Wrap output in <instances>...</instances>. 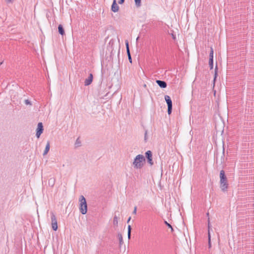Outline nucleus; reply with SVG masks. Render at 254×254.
Segmentation results:
<instances>
[{
	"label": "nucleus",
	"instance_id": "f257e3e1",
	"mask_svg": "<svg viewBox=\"0 0 254 254\" xmlns=\"http://www.w3.org/2000/svg\"><path fill=\"white\" fill-rule=\"evenodd\" d=\"M145 161V159L143 155H137L133 160L132 166L134 169H141L143 166V163Z\"/></svg>",
	"mask_w": 254,
	"mask_h": 254
},
{
	"label": "nucleus",
	"instance_id": "f03ea898",
	"mask_svg": "<svg viewBox=\"0 0 254 254\" xmlns=\"http://www.w3.org/2000/svg\"><path fill=\"white\" fill-rule=\"evenodd\" d=\"M79 210L82 214H85L87 211V205L85 198L83 195H80L79 198Z\"/></svg>",
	"mask_w": 254,
	"mask_h": 254
},
{
	"label": "nucleus",
	"instance_id": "7ed1b4c3",
	"mask_svg": "<svg viewBox=\"0 0 254 254\" xmlns=\"http://www.w3.org/2000/svg\"><path fill=\"white\" fill-rule=\"evenodd\" d=\"M220 188L222 191H225L228 188V183L227 182V178L225 175V172L223 170H221L220 172Z\"/></svg>",
	"mask_w": 254,
	"mask_h": 254
},
{
	"label": "nucleus",
	"instance_id": "20e7f679",
	"mask_svg": "<svg viewBox=\"0 0 254 254\" xmlns=\"http://www.w3.org/2000/svg\"><path fill=\"white\" fill-rule=\"evenodd\" d=\"M165 99L168 106V114L170 115L172 110V102L171 98L168 95L165 96Z\"/></svg>",
	"mask_w": 254,
	"mask_h": 254
},
{
	"label": "nucleus",
	"instance_id": "39448f33",
	"mask_svg": "<svg viewBox=\"0 0 254 254\" xmlns=\"http://www.w3.org/2000/svg\"><path fill=\"white\" fill-rule=\"evenodd\" d=\"M145 156L147 159L148 163L151 165H153V162L152 161V154L150 150H148L145 153Z\"/></svg>",
	"mask_w": 254,
	"mask_h": 254
},
{
	"label": "nucleus",
	"instance_id": "423d86ee",
	"mask_svg": "<svg viewBox=\"0 0 254 254\" xmlns=\"http://www.w3.org/2000/svg\"><path fill=\"white\" fill-rule=\"evenodd\" d=\"M43 131V126L42 123H39L38 124L37 130H36V136L39 138L41 134Z\"/></svg>",
	"mask_w": 254,
	"mask_h": 254
},
{
	"label": "nucleus",
	"instance_id": "0eeeda50",
	"mask_svg": "<svg viewBox=\"0 0 254 254\" xmlns=\"http://www.w3.org/2000/svg\"><path fill=\"white\" fill-rule=\"evenodd\" d=\"M93 80V75L92 74L90 73L87 78H86L84 82V85L85 86H88L90 85Z\"/></svg>",
	"mask_w": 254,
	"mask_h": 254
},
{
	"label": "nucleus",
	"instance_id": "6e6552de",
	"mask_svg": "<svg viewBox=\"0 0 254 254\" xmlns=\"http://www.w3.org/2000/svg\"><path fill=\"white\" fill-rule=\"evenodd\" d=\"M119 8V7L117 3L116 0H114L111 7L112 10L114 12H116L118 11Z\"/></svg>",
	"mask_w": 254,
	"mask_h": 254
},
{
	"label": "nucleus",
	"instance_id": "1a4fd4ad",
	"mask_svg": "<svg viewBox=\"0 0 254 254\" xmlns=\"http://www.w3.org/2000/svg\"><path fill=\"white\" fill-rule=\"evenodd\" d=\"M156 82L161 88H165L167 87V83L164 81L157 80Z\"/></svg>",
	"mask_w": 254,
	"mask_h": 254
},
{
	"label": "nucleus",
	"instance_id": "9d476101",
	"mask_svg": "<svg viewBox=\"0 0 254 254\" xmlns=\"http://www.w3.org/2000/svg\"><path fill=\"white\" fill-rule=\"evenodd\" d=\"M210 218H208V246H209V248H210L211 247V242H210V238H211V237H210Z\"/></svg>",
	"mask_w": 254,
	"mask_h": 254
},
{
	"label": "nucleus",
	"instance_id": "9b49d317",
	"mask_svg": "<svg viewBox=\"0 0 254 254\" xmlns=\"http://www.w3.org/2000/svg\"><path fill=\"white\" fill-rule=\"evenodd\" d=\"M51 215L52 223H57V220L56 215H55L53 212H51Z\"/></svg>",
	"mask_w": 254,
	"mask_h": 254
},
{
	"label": "nucleus",
	"instance_id": "f8f14e48",
	"mask_svg": "<svg viewBox=\"0 0 254 254\" xmlns=\"http://www.w3.org/2000/svg\"><path fill=\"white\" fill-rule=\"evenodd\" d=\"M50 144L49 142H48L46 144L45 150L43 152L44 156L46 155L48 153V152H49V151L50 150Z\"/></svg>",
	"mask_w": 254,
	"mask_h": 254
},
{
	"label": "nucleus",
	"instance_id": "ddd939ff",
	"mask_svg": "<svg viewBox=\"0 0 254 254\" xmlns=\"http://www.w3.org/2000/svg\"><path fill=\"white\" fill-rule=\"evenodd\" d=\"M58 30H59V33L62 35H63L64 34V29L63 28V27L62 25H59V26H58Z\"/></svg>",
	"mask_w": 254,
	"mask_h": 254
},
{
	"label": "nucleus",
	"instance_id": "4468645a",
	"mask_svg": "<svg viewBox=\"0 0 254 254\" xmlns=\"http://www.w3.org/2000/svg\"><path fill=\"white\" fill-rule=\"evenodd\" d=\"M55 182V179L54 178H51L49 180V186L53 187L54 186Z\"/></svg>",
	"mask_w": 254,
	"mask_h": 254
},
{
	"label": "nucleus",
	"instance_id": "2eb2a0df",
	"mask_svg": "<svg viewBox=\"0 0 254 254\" xmlns=\"http://www.w3.org/2000/svg\"><path fill=\"white\" fill-rule=\"evenodd\" d=\"M118 238L119 240V241H120V246L122 245L123 243V236H122V235L120 233H119L118 234Z\"/></svg>",
	"mask_w": 254,
	"mask_h": 254
},
{
	"label": "nucleus",
	"instance_id": "dca6fc26",
	"mask_svg": "<svg viewBox=\"0 0 254 254\" xmlns=\"http://www.w3.org/2000/svg\"><path fill=\"white\" fill-rule=\"evenodd\" d=\"M81 141H80L79 138L78 137L76 140V141H75V147H78L80 146H81Z\"/></svg>",
	"mask_w": 254,
	"mask_h": 254
},
{
	"label": "nucleus",
	"instance_id": "f3484780",
	"mask_svg": "<svg viewBox=\"0 0 254 254\" xmlns=\"http://www.w3.org/2000/svg\"><path fill=\"white\" fill-rule=\"evenodd\" d=\"M209 65L210 69L213 68V59H209Z\"/></svg>",
	"mask_w": 254,
	"mask_h": 254
},
{
	"label": "nucleus",
	"instance_id": "a211bd4d",
	"mask_svg": "<svg viewBox=\"0 0 254 254\" xmlns=\"http://www.w3.org/2000/svg\"><path fill=\"white\" fill-rule=\"evenodd\" d=\"M209 59H213V50L212 47L210 49V52L209 54Z\"/></svg>",
	"mask_w": 254,
	"mask_h": 254
},
{
	"label": "nucleus",
	"instance_id": "6ab92c4d",
	"mask_svg": "<svg viewBox=\"0 0 254 254\" xmlns=\"http://www.w3.org/2000/svg\"><path fill=\"white\" fill-rule=\"evenodd\" d=\"M52 229L54 231H57L58 229V224L57 223H52Z\"/></svg>",
	"mask_w": 254,
	"mask_h": 254
},
{
	"label": "nucleus",
	"instance_id": "aec40b11",
	"mask_svg": "<svg viewBox=\"0 0 254 254\" xmlns=\"http://www.w3.org/2000/svg\"><path fill=\"white\" fill-rule=\"evenodd\" d=\"M134 1L137 7H139L141 5V0H134Z\"/></svg>",
	"mask_w": 254,
	"mask_h": 254
},
{
	"label": "nucleus",
	"instance_id": "412c9836",
	"mask_svg": "<svg viewBox=\"0 0 254 254\" xmlns=\"http://www.w3.org/2000/svg\"><path fill=\"white\" fill-rule=\"evenodd\" d=\"M127 54L128 60H129V62L130 63H132V59H131L130 51H127Z\"/></svg>",
	"mask_w": 254,
	"mask_h": 254
},
{
	"label": "nucleus",
	"instance_id": "4be33fe9",
	"mask_svg": "<svg viewBox=\"0 0 254 254\" xmlns=\"http://www.w3.org/2000/svg\"><path fill=\"white\" fill-rule=\"evenodd\" d=\"M165 224L169 228H170L171 229V230L172 231H173V229L172 227V226L169 224L166 221H165Z\"/></svg>",
	"mask_w": 254,
	"mask_h": 254
},
{
	"label": "nucleus",
	"instance_id": "5701e85b",
	"mask_svg": "<svg viewBox=\"0 0 254 254\" xmlns=\"http://www.w3.org/2000/svg\"><path fill=\"white\" fill-rule=\"evenodd\" d=\"M125 44L127 48V51H129L128 42L127 41H126Z\"/></svg>",
	"mask_w": 254,
	"mask_h": 254
},
{
	"label": "nucleus",
	"instance_id": "b1692460",
	"mask_svg": "<svg viewBox=\"0 0 254 254\" xmlns=\"http://www.w3.org/2000/svg\"><path fill=\"white\" fill-rule=\"evenodd\" d=\"M217 66L216 65L215 68V75H214V81L215 80L216 77H217Z\"/></svg>",
	"mask_w": 254,
	"mask_h": 254
},
{
	"label": "nucleus",
	"instance_id": "393cba45",
	"mask_svg": "<svg viewBox=\"0 0 254 254\" xmlns=\"http://www.w3.org/2000/svg\"><path fill=\"white\" fill-rule=\"evenodd\" d=\"M24 103L26 105H31V102L28 100V99H26V100H25L24 101Z\"/></svg>",
	"mask_w": 254,
	"mask_h": 254
},
{
	"label": "nucleus",
	"instance_id": "a878e982",
	"mask_svg": "<svg viewBox=\"0 0 254 254\" xmlns=\"http://www.w3.org/2000/svg\"><path fill=\"white\" fill-rule=\"evenodd\" d=\"M136 210H137V207L135 206L134 207V210H133V211L132 212L133 214H135L136 213Z\"/></svg>",
	"mask_w": 254,
	"mask_h": 254
},
{
	"label": "nucleus",
	"instance_id": "bb28decb",
	"mask_svg": "<svg viewBox=\"0 0 254 254\" xmlns=\"http://www.w3.org/2000/svg\"><path fill=\"white\" fill-rule=\"evenodd\" d=\"M131 226L130 225H128L127 227V232H131Z\"/></svg>",
	"mask_w": 254,
	"mask_h": 254
},
{
	"label": "nucleus",
	"instance_id": "cd10ccee",
	"mask_svg": "<svg viewBox=\"0 0 254 254\" xmlns=\"http://www.w3.org/2000/svg\"><path fill=\"white\" fill-rule=\"evenodd\" d=\"M131 232H127V237L128 239L130 238Z\"/></svg>",
	"mask_w": 254,
	"mask_h": 254
},
{
	"label": "nucleus",
	"instance_id": "c85d7f7f",
	"mask_svg": "<svg viewBox=\"0 0 254 254\" xmlns=\"http://www.w3.org/2000/svg\"><path fill=\"white\" fill-rule=\"evenodd\" d=\"M124 1H125V0H120L118 2L120 4H122L124 2Z\"/></svg>",
	"mask_w": 254,
	"mask_h": 254
},
{
	"label": "nucleus",
	"instance_id": "c756f323",
	"mask_svg": "<svg viewBox=\"0 0 254 254\" xmlns=\"http://www.w3.org/2000/svg\"><path fill=\"white\" fill-rule=\"evenodd\" d=\"M14 0H5L7 3H11Z\"/></svg>",
	"mask_w": 254,
	"mask_h": 254
},
{
	"label": "nucleus",
	"instance_id": "7c9ffc66",
	"mask_svg": "<svg viewBox=\"0 0 254 254\" xmlns=\"http://www.w3.org/2000/svg\"><path fill=\"white\" fill-rule=\"evenodd\" d=\"M206 215H207V216L208 217V218H209V213H208V212H207V213H206ZM207 221L208 222V220Z\"/></svg>",
	"mask_w": 254,
	"mask_h": 254
},
{
	"label": "nucleus",
	"instance_id": "2f4dec72",
	"mask_svg": "<svg viewBox=\"0 0 254 254\" xmlns=\"http://www.w3.org/2000/svg\"><path fill=\"white\" fill-rule=\"evenodd\" d=\"M117 219V217L115 216L114 218V222H115V220Z\"/></svg>",
	"mask_w": 254,
	"mask_h": 254
},
{
	"label": "nucleus",
	"instance_id": "473e14b6",
	"mask_svg": "<svg viewBox=\"0 0 254 254\" xmlns=\"http://www.w3.org/2000/svg\"><path fill=\"white\" fill-rule=\"evenodd\" d=\"M130 217H129V218H128V220H127V222H128L130 221Z\"/></svg>",
	"mask_w": 254,
	"mask_h": 254
}]
</instances>
